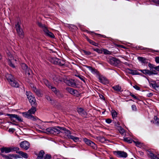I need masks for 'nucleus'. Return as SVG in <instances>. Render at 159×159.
I'll return each instance as SVG.
<instances>
[{
    "label": "nucleus",
    "mask_w": 159,
    "mask_h": 159,
    "mask_svg": "<svg viewBox=\"0 0 159 159\" xmlns=\"http://www.w3.org/2000/svg\"><path fill=\"white\" fill-rule=\"evenodd\" d=\"M148 67L150 68V70L154 68L155 69V67L156 66H155L152 64L151 63H149L148 64Z\"/></svg>",
    "instance_id": "obj_47"
},
{
    "label": "nucleus",
    "mask_w": 159,
    "mask_h": 159,
    "mask_svg": "<svg viewBox=\"0 0 159 159\" xmlns=\"http://www.w3.org/2000/svg\"><path fill=\"white\" fill-rule=\"evenodd\" d=\"M37 25L40 28L43 29V30L45 33V34L46 36L52 38H55V36L54 34L52 32L49 31L45 24H43L41 22H38Z\"/></svg>",
    "instance_id": "obj_2"
},
{
    "label": "nucleus",
    "mask_w": 159,
    "mask_h": 159,
    "mask_svg": "<svg viewBox=\"0 0 159 159\" xmlns=\"http://www.w3.org/2000/svg\"><path fill=\"white\" fill-rule=\"evenodd\" d=\"M152 87L158 92H159V85L156 83L152 84Z\"/></svg>",
    "instance_id": "obj_34"
},
{
    "label": "nucleus",
    "mask_w": 159,
    "mask_h": 159,
    "mask_svg": "<svg viewBox=\"0 0 159 159\" xmlns=\"http://www.w3.org/2000/svg\"><path fill=\"white\" fill-rule=\"evenodd\" d=\"M98 79L99 80V82L103 84H105L109 83L108 80L105 77L102 76H99Z\"/></svg>",
    "instance_id": "obj_21"
},
{
    "label": "nucleus",
    "mask_w": 159,
    "mask_h": 159,
    "mask_svg": "<svg viewBox=\"0 0 159 159\" xmlns=\"http://www.w3.org/2000/svg\"><path fill=\"white\" fill-rule=\"evenodd\" d=\"M123 64L127 66H128V67H130V68L132 66V64H129L126 62H123Z\"/></svg>",
    "instance_id": "obj_53"
},
{
    "label": "nucleus",
    "mask_w": 159,
    "mask_h": 159,
    "mask_svg": "<svg viewBox=\"0 0 159 159\" xmlns=\"http://www.w3.org/2000/svg\"><path fill=\"white\" fill-rule=\"evenodd\" d=\"M17 153L20 155L22 157L25 158H27L28 157V155L26 153L22 151H19L18 152H17Z\"/></svg>",
    "instance_id": "obj_29"
},
{
    "label": "nucleus",
    "mask_w": 159,
    "mask_h": 159,
    "mask_svg": "<svg viewBox=\"0 0 159 159\" xmlns=\"http://www.w3.org/2000/svg\"><path fill=\"white\" fill-rule=\"evenodd\" d=\"M65 83L68 85L73 88L77 87V84L76 83L74 80L70 79V80H64Z\"/></svg>",
    "instance_id": "obj_10"
},
{
    "label": "nucleus",
    "mask_w": 159,
    "mask_h": 159,
    "mask_svg": "<svg viewBox=\"0 0 159 159\" xmlns=\"http://www.w3.org/2000/svg\"><path fill=\"white\" fill-rule=\"evenodd\" d=\"M96 35L98 36V37H102L103 38H106V36L105 35H102L100 34H97L96 33H94Z\"/></svg>",
    "instance_id": "obj_50"
},
{
    "label": "nucleus",
    "mask_w": 159,
    "mask_h": 159,
    "mask_svg": "<svg viewBox=\"0 0 159 159\" xmlns=\"http://www.w3.org/2000/svg\"><path fill=\"white\" fill-rule=\"evenodd\" d=\"M138 59L139 61L141 62L142 63L144 64H146L148 63V62L147 61V59L145 58L142 57H138Z\"/></svg>",
    "instance_id": "obj_28"
},
{
    "label": "nucleus",
    "mask_w": 159,
    "mask_h": 159,
    "mask_svg": "<svg viewBox=\"0 0 159 159\" xmlns=\"http://www.w3.org/2000/svg\"><path fill=\"white\" fill-rule=\"evenodd\" d=\"M127 70L129 71V73L132 75H142V73L138 72L137 70H133L130 69L129 68H127Z\"/></svg>",
    "instance_id": "obj_24"
},
{
    "label": "nucleus",
    "mask_w": 159,
    "mask_h": 159,
    "mask_svg": "<svg viewBox=\"0 0 159 159\" xmlns=\"http://www.w3.org/2000/svg\"><path fill=\"white\" fill-rule=\"evenodd\" d=\"M102 51L105 54H108L109 52V51L107 49H103V50Z\"/></svg>",
    "instance_id": "obj_57"
},
{
    "label": "nucleus",
    "mask_w": 159,
    "mask_h": 159,
    "mask_svg": "<svg viewBox=\"0 0 159 159\" xmlns=\"http://www.w3.org/2000/svg\"><path fill=\"white\" fill-rule=\"evenodd\" d=\"M113 153L119 157L126 158L127 156V154L125 152L121 151H115Z\"/></svg>",
    "instance_id": "obj_13"
},
{
    "label": "nucleus",
    "mask_w": 159,
    "mask_h": 159,
    "mask_svg": "<svg viewBox=\"0 0 159 159\" xmlns=\"http://www.w3.org/2000/svg\"><path fill=\"white\" fill-rule=\"evenodd\" d=\"M129 95L134 98V99L136 100H139V98L138 97L135 96L134 95L132 94L131 92H129Z\"/></svg>",
    "instance_id": "obj_48"
},
{
    "label": "nucleus",
    "mask_w": 159,
    "mask_h": 159,
    "mask_svg": "<svg viewBox=\"0 0 159 159\" xmlns=\"http://www.w3.org/2000/svg\"><path fill=\"white\" fill-rule=\"evenodd\" d=\"M112 88L115 91L117 92H122L123 91L120 85L117 84L112 87Z\"/></svg>",
    "instance_id": "obj_22"
},
{
    "label": "nucleus",
    "mask_w": 159,
    "mask_h": 159,
    "mask_svg": "<svg viewBox=\"0 0 159 159\" xmlns=\"http://www.w3.org/2000/svg\"><path fill=\"white\" fill-rule=\"evenodd\" d=\"M77 111L82 117L85 118L87 117V113L83 108L81 107L77 108Z\"/></svg>",
    "instance_id": "obj_15"
},
{
    "label": "nucleus",
    "mask_w": 159,
    "mask_h": 159,
    "mask_svg": "<svg viewBox=\"0 0 159 159\" xmlns=\"http://www.w3.org/2000/svg\"><path fill=\"white\" fill-rule=\"evenodd\" d=\"M154 122L153 120H151V122H153V123H155V124H156L157 125L159 126V118H158L157 116H155L154 117Z\"/></svg>",
    "instance_id": "obj_30"
},
{
    "label": "nucleus",
    "mask_w": 159,
    "mask_h": 159,
    "mask_svg": "<svg viewBox=\"0 0 159 159\" xmlns=\"http://www.w3.org/2000/svg\"><path fill=\"white\" fill-rule=\"evenodd\" d=\"M14 76L11 74H7L6 75V77L7 80H9L11 78H12Z\"/></svg>",
    "instance_id": "obj_46"
},
{
    "label": "nucleus",
    "mask_w": 159,
    "mask_h": 159,
    "mask_svg": "<svg viewBox=\"0 0 159 159\" xmlns=\"http://www.w3.org/2000/svg\"><path fill=\"white\" fill-rule=\"evenodd\" d=\"M49 88L52 90V91L54 93L58 98H60L63 97V95L61 93L59 90L57 89L56 87L51 85Z\"/></svg>",
    "instance_id": "obj_12"
},
{
    "label": "nucleus",
    "mask_w": 159,
    "mask_h": 159,
    "mask_svg": "<svg viewBox=\"0 0 159 159\" xmlns=\"http://www.w3.org/2000/svg\"><path fill=\"white\" fill-rule=\"evenodd\" d=\"M10 84L11 87L14 88H18L20 86L19 83L15 79L11 82L10 83Z\"/></svg>",
    "instance_id": "obj_23"
},
{
    "label": "nucleus",
    "mask_w": 159,
    "mask_h": 159,
    "mask_svg": "<svg viewBox=\"0 0 159 159\" xmlns=\"http://www.w3.org/2000/svg\"><path fill=\"white\" fill-rule=\"evenodd\" d=\"M8 156L9 157H13V158L15 159L20 158L21 157L19 155L14 154H9Z\"/></svg>",
    "instance_id": "obj_40"
},
{
    "label": "nucleus",
    "mask_w": 159,
    "mask_h": 159,
    "mask_svg": "<svg viewBox=\"0 0 159 159\" xmlns=\"http://www.w3.org/2000/svg\"><path fill=\"white\" fill-rule=\"evenodd\" d=\"M112 120L109 118L107 119L106 120V122L108 124H110L112 122Z\"/></svg>",
    "instance_id": "obj_55"
},
{
    "label": "nucleus",
    "mask_w": 159,
    "mask_h": 159,
    "mask_svg": "<svg viewBox=\"0 0 159 159\" xmlns=\"http://www.w3.org/2000/svg\"><path fill=\"white\" fill-rule=\"evenodd\" d=\"M14 80H15V78L13 76V77H12V78H11L9 80H8V81L9 83L10 84V83L11 82L13 81Z\"/></svg>",
    "instance_id": "obj_62"
},
{
    "label": "nucleus",
    "mask_w": 159,
    "mask_h": 159,
    "mask_svg": "<svg viewBox=\"0 0 159 159\" xmlns=\"http://www.w3.org/2000/svg\"><path fill=\"white\" fill-rule=\"evenodd\" d=\"M32 107L28 111L32 115V114H34L36 111V106H32Z\"/></svg>",
    "instance_id": "obj_27"
},
{
    "label": "nucleus",
    "mask_w": 159,
    "mask_h": 159,
    "mask_svg": "<svg viewBox=\"0 0 159 159\" xmlns=\"http://www.w3.org/2000/svg\"><path fill=\"white\" fill-rule=\"evenodd\" d=\"M111 113L112 118L113 119H116L118 113L114 110H112Z\"/></svg>",
    "instance_id": "obj_32"
},
{
    "label": "nucleus",
    "mask_w": 159,
    "mask_h": 159,
    "mask_svg": "<svg viewBox=\"0 0 159 159\" xmlns=\"http://www.w3.org/2000/svg\"><path fill=\"white\" fill-rule=\"evenodd\" d=\"M33 90L36 94L38 96H40L41 94L39 91L35 87H33Z\"/></svg>",
    "instance_id": "obj_35"
},
{
    "label": "nucleus",
    "mask_w": 159,
    "mask_h": 159,
    "mask_svg": "<svg viewBox=\"0 0 159 159\" xmlns=\"http://www.w3.org/2000/svg\"><path fill=\"white\" fill-rule=\"evenodd\" d=\"M20 149L18 147L11 146L10 147H3L0 148L1 152H0V155L1 154H4L3 153L5 152L6 153H9L11 152L15 151L17 153Z\"/></svg>",
    "instance_id": "obj_1"
},
{
    "label": "nucleus",
    "mask_w": 159,
    "mask_h": 159,
    "mask_svg": "<svg viewBox=\"0 0 159 159\" xmlns=\"http://www.w3.org/2000/svg\"><path fill=\"white\" fill-rule=\"evenodd\" d=\"M50 61L54 64L57 65L61 66H64L65 64V61L64 60H61L56 57L51 58Z\"/></svg>",
    "instance_id": "obj_4"
},
{
    "label": "nucleus",
    "mask_w": 159,
    "mask_h": 159,
    "mask_svg": "<svg viewBox=\"0 0 159 159\" xmlns=\"http://www.w3.org/2000/svg\"><path fill=\"white\" fill-rule=\"evenodd\" d=\"M1 156L5 159H13L10 157L8 156H7V155L5 154H1Z\"/></svg>",
    "instance_id": "obj_49"
},
{
    "label": "nucleus",
    "mask_w": 159,
    "mask_h": 159,
    "mask_svg": "<svg viewBox=\"0 0 159 159\" xmlns=\"http://www.w3.org/2000/svg\"><path fill=\"white\" fill-rule=\"evenodd\" d=\"M42 82L44 83L48 88L51 85V83L46 79H43L42 80Z\"/></svg>",
    "instance_id": "obj_31"
},
{
    "label": "nucleus",
    "mask_w": 159,
    "mask_h": 159,
    "mask_svg": "<svg viewBox=\"0 0 159 159\" xmlns=\"http://www.w3.org/2000/svg\"><path fill=\"white\" fill-rule=\"evenodd\" d=\"M22 114L23 116L25 118L30 119L34 121L36 120V119L35 117L31 115L28 111L27 112H22Z\"/></svg>",
    "instance_id": "obj_17"
},
{
    "label": "nucleus",
    "mask_w": 159,
    "mask_h": 159,
    "mask_svg": "<svg viewBox=\"0 0 159 159\" xmlns=\"http://www.w3.org/2000/svg\"><path fill=\"white\" fill-rule=\"evenodd\" d=\"M85 38L89 42L90 44L95 46H98V43H96L95 42L90 39L89 38L88 36H85Z\"/></svg>",
    "instance_id": "obj_25"
},
{
    "label": "nucleus",
    "mask_w": 159,
    "mask_h": 159,
    "mask_svg": "<svg viewBox=\"0 0 159 159\" xmlns=\"http://www.w3.org/2000/svg\"><path fill=\"white\" fill-rule=\"evenodd\" d=\"M58 127L60 126H57L55 127H49L46 129V131L48 133L54 134H60V128Z\"/></svg>",
    "instance_id": "obj_7"
},
{
    "label": "nucleus",
    "mask_w": 159,
    "mask_h": 159,
    "mask_svg": "<svg viewBox=\"0 0 159 159\" xmlns=\"http://www.w3.org/2000/svg\"><path fill=\"white\" fill-rule=\"evenodd\" d=\"M88 68H89V70L91 71V72L93 74L97 73V70L95 68H93L91 66H88Z\"/></svg>",
    "instance_id": "obj_36"
},
{
    "label": "nucleus",
    "mask_w": 159,
    "mask_h": 159,
    "mask_svg": "<svg viewBox=\"0 0 159 159\" xmlns=\"http://www.w3.org/2000/svg\"><path fill=\"white\" fill-rule=\"evenodd\" d=\"M53 80L54 82L56 83H59V82L61 81V79H60L59 76H55V77L53 78Z\"/></svg>",
    "instance_id": "obj_33"
},
{
    "label": "nucleus",
    "mask_w": 159,
    "mask_h": 159,
    "mask_svg": "<svg viewBox=\"0 0 159 159\" xmlns=\"http://www.w3.org/2000/svg\"><path fill=\"white\" fill-rule=\"evenodd\" d=\"M99 96L100 98L102 99L104 101H105V97L102 95L101 94H99Z\"/></svg>",
    "instance_id": "obj_61"
},
{
    "label": "nucleus",
    "mask_w": 159,
    "mask_h": 159,
    "mask_svg": "<svg viewBox=\"0 0 159 159\" xmlns=\"http://www.w3.org/2000/svg\"><path fill=\"white\" fill-rule=\"evenodd\" d=\"M133 142L135 143L136 146L138 147L142 146V143H140L138 141H135L134 140Z\"/></svg>",
    "instance_id": "obj_45"
},
{
    "label": "nucleus",
    "mask_w": 159,
    "mask_h": 159,
    "mask_svg": "<svg viewBox=\"0 0 159 159\" xmlns=\"http://www.w3.org/2000/svg\"><path fill=\"white\" fill-rule=\"evenodd\" d=\"M25 72L26 75L28 76L31 77L32 76L33 72L30 68L25 70Z\"/></svg>",
    "instance_id": "obj_26"
},
{
    "label": "nucleus",
    "mask_w": 159,
    "mask_h": 159,
    "mask_svg": "<svg viewBox=\"0 0 159 159\" xmlns=\"http://www.w3.org/2000/svg\"><path fill=\"white\" fill-rule=\"evenodd\" d=\"M44 154V151L43 150H41L39 152L37 157H40L43 158V156Z\"/></svg>",
    "instance_id": "obj_39"
},
{
    "label": "nucleus",
    "mask_w": 159,
    "mask_h": 159,
    "mask_svg": "<svg viewBox=\"0 0 159 159\" xmlns=\"http://www.w3.org/2000/svg\"><path fill=\"white\" fill-rule=\"evenodd\" d=\"M15 29L18 36L21 39L24 37V33L20 26V22H18L15 25Z\"/></svg>",
    "instance_id": "obj_3"
},
{
    "label": "nucleus",
    "mask_w": 159,
    "mask_h": 159,
    "mask_svg": "<svg viewBox=\"0 0 159 159\" xmlns=\"http://www.w3.org/2000/svg\"><path fill=\"white\" fill-rule=\"evenodd\" d=\"M139 48L141 50H145L147 49V48H144L142 46H139Z\"/></svg>",
    "instance_id": "obj_64"
},
{
    "label": "nucleus",
    "mask_w": 159,
    "mask_h": 159,
    "mask_svg": "<svg viewBox=\"0 0 159 159\" xmlns=\"http://www.w3.org/2000/svg\"><path fill=\"white\" fill-rule=\"evenodd\" d=\"M76 76L79 77L81 80L83 81L84 83L85 82V80L86 79L83 76L81 75H76Z\"/></svg>",
    "instance_id": "obj_44"
},
{
    "label": "nucleus",
    "mask_w": 159,
    "mask_h": 159,
    "mask_svg": "<svg viewBox=\"0 0 159 159\" xmlns=\"http://www.w3.org/2000/svg\"><path fill=\"white\" fill-rule=\"evenodd\" d=\"M82 52L85 55L87 56H89L91 54V52L89 51L83 50H82Z\"/></svg>",
    "instance_id": "obj_43"
},
{
    "label": "nucleus",
    "mask_w": 159,
    "mask_h": 159,
    "mask_svg": "<svg viewBox=\"0 0 159 159\" xmlns=\"http://www.w3.org/2000/svg\"><path fill=\"white\" fill-rule=\"evenodd\" d=\"M92 49L93 51L97 52L99 54H101L103 52V51L102 49H99L98 48H93Z\"/></svg>",
    "instance_id": "obj_41"
},
{
    "label": "nucleus",
    "mask_w": 159,
    "mask_h": 159,
    "mask_svg": "<svg viewBox=\"0 0 159 159\" xmlns=\"http://www.w3.org/2000/svg\"><path fill=\"white\" fill-rule=\"evenodd\" d=\"M155 61L157 63H159V57H155Z\"/></svg>",
    "instance_id": "obj_60"
},
{
    "label": "nucleus",
    "mask_w": 159,
    "mask_h": 159,
    "mask_svg": "<svg viewBox=\"0 0 159 159\" xmlns=\"http://www.w3.org/2000/svg\"><path fill=\"white\" fill-rule=\"evenodd\" d=\"M45 98L48 101L51 102L52 101L51 98L48 95H46Z\"/></svg>",
    "instance_id": "obj_54"
},
{
    "label": "nucleus",
    "mask_w": 159,
    "mask_h": 159,
    "mask_svg": "<svg viewBox=\"0 0 159 159\" xmlns=\"http://www.w3.org/2000/svg\"><path fill=\"white\" fill-rule=\"evenodd\" d=\"M148 155L151 159H159V154L156 155L151 151H148Z\"/></svg>",
    "instance_id": "obj_20"
},
{
    "label": "nucleus",
    "mask_w": 159,
    "mask_h": 159,
    "mask_svg": "<svg viewBox=\"0 0 159 159\" xmlns=\"http://www.w3.org/2000/svg\"><path fill=\"white\" fill-rule=\"evenodd\" d=\"M66 90L70 94L77 97H78L80 95L79 92L77 90L73 88L67 87L66 88Z\"/></svg>",
    "instance_id": "obj_14"
},
{
    "label": "nucleus",
    "mask_w": 159,
    "mask_h": 159,
    "mask_svg": "<svg viewBox=\"0 0 159 159\" xmlns=\"http://www.w3.org/2000/svg\"><path fill=\"white\" fill-rule=\"evenodd\" d=\"M83 140L86 144L90 146L93 148L94 149H96L97 148V147L96 144L90 140L84 138L83 139Z\"/></svg>",
    "instance_id": "obj_9"
},
{
    "label": "nucleus",
    "mask_w": 159,
    "mask_h": 159,
    "mask_svg": "<svg viewBox=\"0 0 159 159\" xmlns=\"http://www.w3.org/2000/svg\"><path fill=\"white\" fill-rule=\"evenodd\" d=\"M51 156L50 155L47 154L44 157L43 159H51Z\"/></svg>",
    "instance_id": "obj_51"
},
{
    "label": "nucleus",
    "mask_w": 159,
    "mask_h": 159,
    "mask_svg": "<svg viewBox=\"0 0 159 159\" xmlns=\"http://www.w3.org/2000/svg\"><path fill=\"white\" fill-rule=\"evenodd\" d=\"M107 61L111 65L114 66H117L120 62L118 59L112 57H109Z\"/></svg>",
    "instance_id": "obj_6"
},
{
    "label": "nucleus",
    "mask_w": 159,
    "mask_h": 159,
    "mask_svg": "<svg viewBox=\"0 0 159 159\" xmlns=\"http://www.w3.org/2000/svg\"><path fill=\"white\" fill-rule=\"evenodd\" d=\"M6 115L9 116L11 120L13 122H16V121L14 120V118L16 119V120L20 122H22L23 121V120L22 119L21 117L17 115L7 114Z\"/></svg>",
    "instance_id": "obj_8"
},
{
    "label": "nucleus",
    "mask_w": 159,
    "mask_h": 159,
    "mask_svg": "<svg viewBox=\"0 0 159 159\" xmlns=\"http://www.w3.org/2000/svg\"><path fill=\"white\" fill-rule=\"evenodd\" d=\"M133 87L136 90H140V88L137 85H135L133 86Z\"/></svg>",
    "instance_id": "obj_56"
},
{
    "label": "nucleus",
    "mask_w": 159,
    "mask_h": 159,
    "mask_svg": "<svg viewBox=\"0 0 159 159\" xmlns=\"http://www.w3.org/2000/svg\"><path fill=\"white\" fill-rule=\"evenodd\" d=\"M21 67L22 69L25 71L29 68L25 63H22L21 64Z\"/></svg>",
    "instance_id": "obj_42"
},
{
    "label": "nucleus",
    "mask_w": 159,
    "mask_h": 159,
    "mask_svg": "<svg viewBox=\"0 0 159 159\" xmlns=\"http://www.w3.org/2000/svg\"><path fill=\"white\" fill-rule=\"evenodd\" d=\"M153 95V94L152 93H148L147 95V97L151 98V97Z\"/></svg>",
    "instance_id": "obj_59"
},
{
    "label": "nucleus",
    "mask_w": 159,
    "mask_h": 159,
    "mask_svg": "<svg viewBox=\"0 0 159 159\" xmlns=\"http://www.w3.org/2000/svg\"><path fill=\"white\" fill-rule=\"evenodd\" d=\"M132 110L133 111H137V108L136 106L135 105H133L131 106Z\"/></svg>",
    "instance_id": "obj_52"
},
{
    "label": "nucleus",
    "mask_w": 159,
    "mask_h": 159,
    "mask_svg": "<svg viewBox=\"0 0 159 159\" xmlns=\"http://www.w3.org/2000/svg\"><path fill=\"white\" fill-rule=\"evenodd\" d=\"M26 94L31 106H37L35 98L33 94L30 92L28 93L26 92Z\"/></svg>",
    "instance_id": "obj_5"
},
{
    "label": "nucleus",
    "mask_w": 159,
    "mask_h": 159,
    "mask_svg": "<svg viewBox=\"0 0 159 159\" xmlns=\"http://www.w3.org/2000/svg\"><path fill=\"white\" fill-rule=\"evenodd\" d=\"M138 70L143 73L145 75H156L157 73H154L153 71H151L148 70Z\"/></svg>",
    "instance_id": "obj_19"
},
{
    "label": "nucleus",
    "mask_w": 159,
    "mask_h": 159,
    "mask_svg": "<svg viewBox=\"0 0 159 159\" xmlns=\"http://www.w3.org/2000/svg\"><path fill=\"white\" fill-rule=\"evenodd\" d=\"M58 128H60V129H59L60 130V133H61L65 134V135L66 136L67 138L70 139V137L72 136L71 135V133L70 130L63 127H58Z\"/></svg>",
    "instance_id": "obj_11"
},
{
    "label": "nucleus",
    "mask_w": 159,
    "mask_h": 159,
    "mask_svg": "<svg viewBox=\"0 0 159 159\" xmlns=\"http://www.w3.org/2000/svg\"><path fill=\"white\" fill-rule=\"evenodd\" d=\"M119 131L120 133L122 134H123L125 132V130L121 128H120Z\"/></svg>",
    "instance_id": "obj_58"
},
{
    "label": "nucleus",
    "mask_w": 159,
    "mask_h": 159,
    "mask_svg": "<svg viewBox=\"0 0 159 159\" xmlns=\"http://www.w3.org/2000/svg\"><path fill=\"white\" fill-rule=\"evenodd\" d=\"M20 146L21 148L27 150L30 147V144L28 141H24L20 143Z\"/></svg>",
    "instance_id": "obj_16"
},
{
    "label": "nucleus",
    "mask_w": 159,
    "mask_h": 159,
    "mask_svg": "<svg viewBox=\"0 0 159 159\" xmlns=\"http://www.w3.org/2000/svg\"><path fill=\"white\" fill-rule=\"evenodd\" d=\"M15 129L13 128H10L9 129L8 131L10 132L13 133L15 131Z\"/></svg>",
    "instance_id": "obj_63"
},
{
    "label": "nucleus",
    "mask_w": 159,
    "mask_h": 159,
    "mask_svg": "<svg viewBox=\"0 0 159 159\" xmlns=\"http://www.w3.org/2000/svg\"><path fill=\"white\" fill-rule=\"evenodd\" d=\"M70 139H72L75 142H77L80 141V138H79L74 137L73 135L70 137Z\"/></svg>",
    "instance_id": "obj_37"
},
{
    "label": "nucleus",
    "mask_w": 159,
    "mask_h": 159,
    "mask_svg": "<svg viewBox=\"0 0 159 159\" xmlns=\"http://www.w3.org/2000/svg\"><path fill=\"white\" fill-rule=\"evenodd\" d=\"M123 140L125 142H126L129 143H131L132 141L133 142V140L132 139L126 137L125 138H124Z\"/></svg>",
    "instance_id": "obj_38"
},
{
    "label": "nucleus",
    "mask_w": 159,
    "mask_h": 159,
    "mask_svg": "<svg viewBox=\"0 0 159 159\" xmlns=\"http://www.w3.org/2000/svg\"><path fill=\"white\" fill-rule=\"evenodd\" d=\"M17 60L15 59L13 57H11L10 59L9 58L8 63L9 66L13 68H15V66L14 65L15 63H16Z\"/></svg>",
    "instance_id": "obj_18"
}]
</instances>
